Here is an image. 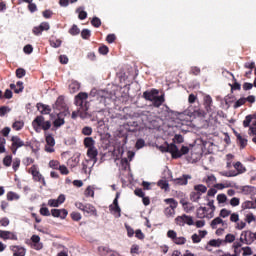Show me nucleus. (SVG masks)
Segmentation results:
<instances>
[{
	"label": "nucleus",
	"mask_w": 256,
	"mask_h": 256,
	"mask_svg": "<svg viewBox=\"0 0 256 256\" xmlns=\"http://www.w3.org/2000/svg\"><path fill=\"white\" fill-rule=\"evenodd\" d=\"M88 97L89 95L85 92H80L75 96V105L79 107V109L72 112V119H77V117L83 119L87 117V112L89 111V102H87Z\"/></svg>",
	"instance_id": "nucleus-1"
},
{
	"label": "nucleus",
	"mask_w": 256,
	"mask_h": 256,
	"mask_svg": "<svg viewBox=\"0 0 256 256\" xmlns=\"http://www.w3.org/2000/svg\"><path fill=\"white\" fill-rule=\"evenodd\" d=\"M75 207L82 211L86 216L97 217V209L95 208V206H93V204H83L81 202H76Z\"/></svg>",
	"instance_id": "nucleus-2"
},
{
	"label": "nucleus",
	"mask_w": 256,
	"mask_h": 256,
	"mask_svg": "<svg viewBox=\"0 0 256 256\" xmlns=\"http://www.w3.org/2000/svg\"><path fill=\"white\" fill-rule=\"evenodd\" d=\"M204 193H207V186L203 184H197L194 186V191L190 193V199L194 203H199L201 195H203Z\"/></svg>",
	"instance_id": "nucleus-3"
},
{
	"label": "nucleus",
	"mask_w": 256,
	"mask_h": 256,
	"mask_svg": "<svg viewBox=\"0 0 256 256\" xmlns=\"http://www.w3.org/2000/svg\"><path fill=\"white\" fill-rule=\"evenodd\" d=\"M166 205H169V207H166L164 210V214L166 217H173L175 215V208L179 205L177 200L174 198H167L164 200Z\"/></svg>",
	"instance_id": "nucleus-4"
},
{
	"label": "nucleus",
	"mask_w": 256,
	"mask_h": 256,
	"mask_svg": "<svg viewBox=\"0 0 256 256\" xmlns=\"http://www.w3.org/2000/svg\"><path fill=\"white\" fill-rule=\"evenodd\" d=\"M28 173H31L33 181H35L36 183H41L43 187H47V182L45 181V177H43V174L39 172V170L37 169V166L33 165L29 169Z\"/></svg>",
	"instance_id": "nucleus-5"
},
{
	"label": "nucleus",
	"mask_w": 256,
	"mask_h": 256,
	"mask_svg": "<svg viewBox=\"0 0 256 256\" xmlns=\"http://www.w3.org/2000/svg\"><path fill=\"white\" fill-rule=\"evenodd\" d=\"M175 223L179 227H185V225H189V227H191V225H195V221L193 220V216H189L187 214L177 216L175 218Z\"/></svg>",
	"instance_id": "nucleus-6"
},
{
	"label": "nucleus",
	"mask_w": 256,
	"mask_h": 256,
	"mask_svg": "<svg viewBox=\"0 0 256 256\" xmlns=\"http://www.w3.org/2000/svg\"><path fill=\"white\" fill-rule=\"evenodd\" d=\"M32 125L34 129H35V125H37V127H41L43 131H49V129H51V121H45V117L43 116H37L33 120Z\"/></svg>",
	"instance_id": "nucleus-7"
},
{
	"label": "nucleus",
	"mask_w": 256,
	"mask_h": 256,
	"mask_svg": "<svg viewBox=\"0 0 256 256\" xmlns=\"http://www.w3.org/2000/svg\"><path fill=\"white\" fill-rule=\"evenodd\" d=\"M10 141L12 143L10 150L13 155H17V149H20V147H25V142L21 140L19 136H12Z\"/></svg>",
	"instance_id": "nucleus-8"
},
{
	"label": "nucleus",
	"mask_w": 256,
	"mask_h": 256,
	"mask_svg": "<svg viewBox=\"0 0 256 256\" xmlns=\"http://www.w3.org/2000/svg\"><path fill=\"white\" fill-rule=\"evenodd\" d=\"M164 151L166 153H171L172 159H181V154H179V148L175 144H167Z\"/></svg>",
	"instance_id": "nucleus-9"
},
{
	"label": "nucleus",
	"mask_w": 256,
	"mask_h": 256,
	"mask_svg": "<svg viewBox=\"0 0 256 256\" xmlns=\"http://www.w3.org/2000/svg\"><path fill=\"white\" fill-rule=\"evenodd\" d=\"M0 239H2L3 241H17L19 238L14 232L0 230Z\"/></svg>",
	"instance_id": "nucleus-10"
},
{
	"label": "nucleus",
	"mask_w": 256,
	"mask_h": 256,
	"mask_svg": "<svg viewBox=\"0 0 256 256\" xmlns=\"http://www.w3.org/2000/svg\"><path fill=\"white\" fill-rule=\"evenodd\" d=\"M51 29V26L49 25V22H42L39 26H35L32 30V33L34 35H42L43 31H49Z\"/></svg>",
	"instance_id": "nucleus-11"
},
{
	"label": "nucleus",
	"mask_w": 256,
	"mask_h": 256,
	"mask_svg": "<svg viewBox=\"0 0 256 256\" xmlns=\"http://www.w3.org/2000/svg\"><path fill=\"white\" fill-rule=\"evenodd\" d=\"M189 179H192L191 175L184 174L180 178H171L173 185H187L189 183Z\"/></svg>",
	"instance_id": "nucleus-12"
},
{
	"label": "nucleus",
	"mask_w": 256,
	"mask_h": 256,
	"mask_svg": "<svg viewBox=\"0 0 256 256\" xmlns=\"http://www.w3.org/2000/svg\"><path fill=\"white\" fill-rule=\"evenodd\" d=\"M251 235H253V232L249 230L242 231L240 235L241 243H244V245H251L254 242V240H251Z\"/></svg>",
	"instance_id": "nucleus-13"
},
{
	"label": "nucleus",
	"mask_w": 256,
	"mask_h": 256,
	"mask_svg": "<svg viewBox=\"0 0 256 256\" xmlns=\"http://www.w3.org/2000/svg\"><path fill=\"white\" fill-rule=\"evenodd\" d=\"M10 251H12L13 256H25L27 255V250L23 246L12 245L10 246Z\"/></svg>",
	"instance_id": "nucleus-14"
},
{
	"label": "nucleus",
	"mask_w": 256,
	"mask_h": 256,
	"mask_svg": "<svg viewBox=\"0 0 256 256\" xmlns=\"http://www.w3.org/2000/svg\"><path fill=\"white\" fill-rule=\"evenodd\" d=\"M30 239L32 241L33 249L36 251H41V249H43V243H41V237H39V235H32Z\"/></svg>",
	"instance_id": "nucleus-15"
},
{
	"label": "nucleus",
	"mask_w": 256,
	"mask_h": 256,
	"mask_svg": "<svg viewBox=\"0 0 256 256\" xmlns=\"http://www.w3.org/2000/svg\"><path fill=\"white\" fill-rule=\"evenodd\" d=\"M188 111L191 117H205V111L201 110L199 107L189 106Z\"/></svg>",
	"instance_id": "nucleus-16"
},
{
	"label": "nucleus",
	"mask_w": 256,
	"mask_h": 256,
	"mask_svg": "<svg viewBox=\"0 0 256 256\" xmlns=\"http://www.w3.org/2000/svg\"><path fill=\"white\" fill-rule=\"evenodd\" d=\"M159 95V90L153 88L150 91L143 92V97L146 101H153Z\"/></svg>",
	"instance_id": "nucleus-17"
},
{
	"label": "nucleus",
	"mask_w": 256,
	"mask_h": 256,
	"mask_svg": "<svg viewBox=\"0 0 256 256\" xmlns=\"http://www.w3.org/2000/svg\"><path fill=\"white\" fill-rule=\"evenodd\" d=\"M52 217H60V219H65L69 212L67 209H52L51 210Z\"/></svg>",
	"instance_id": "nucleus-18"
},
{
	"label": "nucleus",
	"mask_w": 256,
	"mask_h": 256,
	"mask_svg": "<svg viewBox=\"0 0 256 256\" xmlns=\"http://www.w3.org/2000/svg\"><path fill=\"white\" fill-rule=\"evenodd\" d=\"M37 110L41 113V115H49L51 113V106L45 105L43 103H37Z\"/></svg>",
	"instance_id": "nucleus-19"
},
{
	"label": "nucleus",
	"mask_w": 256,
	"mask_h": 256,
	"mask_svg": "<svg viewBox=\"0 0 256 256\" xmlns=\"http://www.w3.org/2000/svg\"><path fill=\"white\" fill-rule=\"evenodd\" d=\"M165 101V94H162L160 96H156L153 101H152V105L153 107L159 108L160 106L163 105Z\"/></svg>",
	"instance_id": "nucleus-20"
},
{
	"label": "nucleus",
	"mask_w": 256,
	"mask_h": 256,
	"mask_svg": "<svg viewBox=\"0 0 256 256\" xmlns=\"http://www.w3.org/2000/svg\"><path fill=\"white\" fill-rule=\"evenodd\" d=\"M213 105V98L211 96L207 95L204 97V107L207 113H211V107Z\"/></svg>",
	"instance_id": "nucleus-21"
},
{
	"label": "nucleus",
	"mask_w": 256,
	"mask_h": 256,
	"mask_svg": "<svg viewBox=\"0 0 256 256\" xmlns=\"http://www.w3.org/2000/svg\"><path fill=\"white\" fill-rule=\"evenodd\" d=\"M207 205L211 209V212L207 214V219H213V217H215V210L217 209L215 207V200H209Z\"/></svg>",
	"instance_id": "nucleus-22"
},
{
	"label": "nucleus",
	"mask_w": 256,
	"mask_h": 256,
	"mask_svg": "<svg viewBox=\"0 0 256 256\" xmlns=\"http://www.w3.org/2000/svg\"><path fill=\"white\" fill-rule=\"evenodd\" d=\"M203 183H206L207 187H211L214 183H217V177L211 174L203 179Z\"/></svg>",
	"instance_id": "nucleus-23"
},
{
	"label": "nucleus",
	"mask_w": 256,
	"mask_h": 256,
	"mask_svg": "<svg viewBox=\"0 0 256 256\" xmlns=\"http://www.w3.org/2000/svg\"><path fill=\"white\" fill-rule=\"evenodd\" d=\"M235 135L238 141V145H240L241 149H245V147H247V139L237 132H235Z\"/></svg>",
	"instance_id": "nucleus-24"
},
{
	"label": "nucleus",
	"mask_w": 256,
	"mask_h": 256,
	"mask_svg": "<svg viewBox=\"0 0 256 256\" xmlns=\"http://www.w3.org/2000/svg\"><path fill=\"white\" fill-rule=\"evenodd\" d=\"M180 203L182 204V207L185 211V213H191V211H193V205H191L189 202H187V200L182 199L180 200Z\"/></svg>",
	"instance_id": "nucleus-25"
},
{
	"label": "nucleus",
	"mask_w": 256,
	"mask_h": 256,
	"mask_svg": "<svg viewBox=\"0 0 256 256\" xmlns=\"http://www.w3.org/2000/svg\"><path fill=\"white\" fill-rule=\"evenodd\" d=\"M217 225H222L223 227L225 225V221H223L221 217H216L211 221L210 227H212L213 229H217Z\"/></svg>",
	"instance_id": "nucleus-26"
},
{
	"label": "nucleus",
	"mask_w": 256,
	"mask_h": 256,
	"mask_svg": "<svg viewBox=\"0 0 256 256\" xmlns=\"http://www.w3.org/2000/svg\"><path fill=\"white\" fill-rule=\"evenodd\" d=\"M84 143V147H86V149H91L93 147H95V141L93 140V137H86L83 141Z\"/></svg>",
	"instance_id": "nucleus-27"
},
{
	"label": "nucleus",
	"mask_w": 256,
	"mask_h": 256,
	"mask_svg": "<svg viewBox=\"0 0 256 256\" xmlns=\"http://www.w3.org/2000/svg\"><path fill=\"white\" fill-rule=\"evenodd\" d=\"M55 105L58 109H65V107H67V104L65 103V98L63 96H59L56 100Z\"/></svg>",
	"instance_id": "nucleus-28"
},
{
	"label": "nucleus",
	"mask_w": 256,
	"mask_h": 256,
	"mask_svg": "<svg viewBox=\"0 0 256 256\" xmlns=\"http://www.w3.org/2000/svg\"><path fill=\"white\" fill-rule=\"evenodd\" d=\"M87 155L90 159H97V155H99V152L97 151V148L95 146L93 148H88Z\"/></svg>",
	"instance_id": "nucleus-29"
},
{
	"label": "nucleus",
	"mask_w": 256,
	"mask_h": 256,
	"mask_svg": "<svg viewBox=\"0 0 256 256\" xmlns=\"http://www.w3.org/2000/svg\"><path fill=\"white\" fill-rule=\"evenodd\" d=\"M79 89H81V84H79V82H77V81H74L69 85L70 93H77V91H79Z\"/></svg>",
	"instance_id": "nucleus-30"
},
{
	"label": "nucleus",
	"mask_w": 256,
	"mask_h": 256,
	"mask_svg": "<svg viewBox=\"0 0 256 256\" xmlns=\"http://www.w3.org/2000/svg\"><path fill=\"white\" fill-rule=\"evenodd\" d=\"M234 169H236V173L238 174V175H241L242 173H245V171H247V168H245V166H243L242 164H241V162H236L235 164H234Z\"/></svg>",
	"instance_id": "nucleus-31"
},
{
	"label": "nucleus",
	"mask_w": 256,
	"mask_h": 256,
	"mask_svg": "<svg viewBox=\"0 0 256 256\" xmlns=\"http://www.w3.org/2000/svg\"><path fill=\"white\" fill-rule=\"evenodd\" d=\"M241 209L245 211V209H255V203L250 200H246L245 202L242 203Z\"/></svg>",
	"instance_id": "nucleus-32"
},
{
	"label": "nucleus",
	"mask_w": 256,
	"mask_h": 256,
	"mask_svg": "<svg viewBox=\"0 0 256 256\" xmlns=\"http://www.w3.org/2000/svg\"><path fill=\"white\" fill-rule=\"evenodd\" d=\"M209 247H220L223 245V239H212L208 242Z\"/></svg>",
	"instance_id": "nucleus-33"
},
{
	"label": "nucleus",
	"mask_w": 256,
	"mask_h": 256,
	"mask_svg": "<svg viewBox=\"0 0 256 256\" xmlns=\"http://www.w3.org/2000/svg\"><path fill=\"white\" fill-rule=\"evenodd\" d=\"M109 209L113 215H116V217H121V207L110 205Z\"/></svg>",
	"instance_id": "nucleus-34"
},
{
	"label": "nucleus",
	"mask_w": 256,
	"mask_h": 256,
	"mask_svg": "<svg viewBox=\"0 0 256 256\" xmlns=\"http://www.w3.org/2000/svg\"><path fill=\"white\" fill-rule=\"evenodd\" d=\"M242 193H244V195H253V193H255V187L254 186H244L242 188Z\"/></svg>",
	"instance_id": "nucleus-35"
},
{
	"label": "nucleus",
	"mask_w": 256,
	"mask_h": 256,
	"mask_svg": "<svg viewBox=\"0 0 256 256\" xmlns=\"http://www.w3.org/2000/svg\"><path fill=\"white\" fill-rule=\"evenodd\" d=\"M235 239H236V238H235V235L229 233V234H227V235L225 236V239L222 240V241H223V244H224V245H227V243H235Z\"/></svg>",
	"instance_id": "nucleus-36"
},
{
	"label": "nucleus",
	"mask_w": 256,
	"mask_h": 256,
	"mask_svg": "<svg viewBox=\"0 0 256 256\" xmlns=\"http://www.w3.org/2000/svg\"><path fill=\"white\" fill-rule=\"evenodd\" d=\"M46 145H51V147H55V138L53 135L45 133Z\"/></svg>",
	"instance_id": "nucleus-37"
},
{
	"label": "nucleus",
	"mask_w": 256,
	"mask_h": 256,
	"mask_svg": "<svg viewBox=\"0 0 256 256\" xmlns=\"http://www.w3.org/2000/svg\"><path fill=\"white\" fill-rule=\"evenodd\" d=\"M49 43L52 47H54V49H57L61 47V44L63 43V41H61L60 39L51 38L49 40Z\"/></svg>",
	"instance_id": "nucleus-38"
},
{
	"label": "nucleus",
	"mask_w": 256,
	"mask_h": 256,
	"mask_svg": "<svg viewBox=\"0 0 256 256\" xmlns=\"http://www.w3.org/2000/svg\"><path fill=\"white\" fill-rule=\"evenodd\" d=\"M18 199H20V196L19 194L13 192V191H10L7 193V200L8 201H18Z\"/></svg>",
	"instance_id": "nucleus-39"
},
{
	"label": "nucleus",
	"mask_w": 256,
	"mask_h": 256,
	"mask_svg": "<svg viewBox=\"0 0 256 256\" xmlns=\"http://www.w3.org/2000/svg\"><path fill=\"white\" fill-rule=\"evenodd\" d=\"M229 187H233V184L231 182H226V183H218L214 185V189H227Z\"/></svg>",
	"instance_id": "nucleus-40"
},
{
	"label": "nucleus",
	"mask_w": 256,
	"mask_h": 256,
	"mask_svg": "<svg viewBox=\"0 0 256 256\" xmlns=\"http://www.w3.org/2000/svg\"><path fill=\"white\" fill-rule=\"evenodd\" d=\"M81 37L82 39L89 41L91 39V30L85 28L81 31Z\"/></svg>",
	"instance_id": "nucleus-41"
},
{
	"label": "nucleus",
	"mask_w": 256,
	"mask_h": 256,
	"mask_svg": "<svg viewBox=\"0 0 256 256\" xmlns=\"http://www.w3.org/2000/svg\"><path fill=\"white\" fill-rule=\"evenodd\" d=\"M11 163H13L12 155H7L3 158V166L4 167H11Z\"/></svg>",
	"instance_id": "nucleus-42"
},
{
	"label": "nucleus",
	"mask_w": 256,
	"mask_h": 256,
	"mask_svg": "<svg viewBox=\"0 0 256 256\" xmlns=\"http://www.w3.org/2000/svg\"><path fill=\"white\" fill-rule=\"evenodd\" d=\"M157 185L158 187H160V189H163L164 191H169V183L166 180H159Z\"/></svg>",
	"instance_id": "nucleus-43"
},
{
	"label": "nucleus",
	"mask_w": 256,
	"mask_h": 256,
	"mask_svg": "<svg viewBox=\"0 0 256 256\" xmlns=\"http://www.w3.org/2000/svg\"><path fill=\"white\" fill-rule=\"evenodd\" d=\"M53 125L54 127L59 128L62 125H65V119L61 118V116L58 114V118L54 120Z\"/></svg>",
	"instance_id": "nucleus-44"
},
{
	"label": "nucleus",
	"mask_w": 256,
	"mask_h": 256,
	"mask_svg": "<svg viewBox=\"0 0 256 256\" xmlns=\"http://www.w3.org/2000/svg\"><path fill=\"white\" fill-rule=\"evenodd\" d=\"M70 35H79L81 33V30L76 24H73L72 27L69 29Z\"/></svg>",
	"instance_id": "nucleus-45"
},
{
	"label": "nucleus",
	"mask_w": 256,
	"mask_h": 256,
	"mask_svg": "<svg viewBox=\"0 0 256 256\" xmlns=\"http://www.w3.org/2000/svg\"><path fill=\"white\" fill-rule=\"evenodd\" d=\"M233 249H234V254L239 255V253H241V251H238L240 249V247H243V242H234L232 245Z\"/></svg>",
	"instance_id": "nucleus-46"
},
{
	"label": "nucleus",
	"mask_w": 256,
	"mask_h": 256,
	"mask_svg": "<svg viewBox=\"0 0 256 256\" xmlns=\"http://www.w3.org/2000/svg\"><path fill=\"white\" fill-rule=\"evenodd\" d=\"M173 243H175V245H185V243H187V238L183 236L181 237L176 236V239H174Z\"/></svg>",
	"instance_id": "nucleus-47"
},
{
	"label": "nucleus",
	"mask_w": 256,
	"mask_h": 256,
	"mask_svg": "<svg viewBox=\"0 0 256 256\" xmlns=\"http://www.w3.org/2000/svg\"><path fill=\"white\" fill-rule=\"evenodd\" d=\"M25 126V123H23L22 121H16L12 124V128L15 131H21L22 127Z\"/></svg>",
	"instance_id": "nucleus-48"
},
{
	"label": "nucleus",
	"mask_w": 256,
	"mask_h": 256,
	"mask_svg": "<svg viewBox=\"0 0 256 256\" xmlns=\"http://www.w3.org/2000/svg\"><path fill=\"white\" fill-rule=\"evenodd\" d=\"M25 75H27V71L23 68H18L16 69V77L18 79H23V77H25Z\"/></svg>",
	"instance_id": "nucleus-49"
},
{
	"label": "nucleus",
	"mask_w": 256,
	"mask_h": 256,
	"mask_svg": "<svg viewBox=\"0 0 256 256\" xmlns=\"http://www.w3.org/2000/svg\"><path fill=\"white\" fill-rule=\"evenodd\" d=\"M19 167H21V159L15 158L12 162V169L13 171H18Z\"/></svg>",
	"instance_id": "nucleus-50"
},
{
	"label": "nucleus",
	"mask_w": 256,
	"mask_h": 256,
	"mask_svg": "<svg viewBox=\"0 0 256 256\" xmlns=\"http://www.w3.org/2000/svg\"><path fill=\"white\" fill-rule=\"evenodd\" d=\"M84 195L86 197H95V190H93V187L88 186L84 192Z\"/></svg>",
	"instance_id": "nucleus-51"
},
{
	"label": "nucleus",
	"mask_w": 256,
	"mask_h": 256,
	"mask_svg": "<svg viewBox=\"0 0 256 256\" xmlns=\"http://www.w3.org/2000/svg\"><path fill=\"white\" fill-rule=\"evenodd\" d=\"M68 165L71 167V169H74V167H77L79 165V158H71L68 160Z\"/></svg>",
	"instance_id": "nucleus-52"
},
{
	"label": "nucleus",
	"mask_w": 256,
	"mask_h": 256,
	"mask_svg": "<svg viewBox=\"0 0 256 256\" xmlns=\"http://www.w3.org/2000/svg\"><path fill=\"white\" fill-rule=\"evenodd\" d=\"M247 103V100L245 98H240L234 103V109H239V107H242V105H245Z\"/></svg>",
	"instance_id": "nucleus-53"
},
{
	"label": "nucleus",
	"mask_w": 256,
	"mask_h": 256,
	"mask_svg": "<svg viewBox=\"0 0 256 256\" xmlns=\"http://www.w3.org/2000/svg\"><path fill=\"white\" fill-rule=\"evenodd\" d=\"M190 75H200L201 74V68L197 67V66H192L190 68V72H189Z\"/></svg>",
	"instance_id": "nucleus-54"
},
{
	"label": "nucleus",
	"mask_w": 256,
	"mask_h": 256,
	"mask_svg": "<svg viewBox=\"0 0 256 256\" xmlns=\"http://www.w3.org/2000/svg\"><path fill=\"white\" fill-rule=\"evenodd\" d=\"M91 25L93 27H96V29H98V27H101V19H99V17H94L92 20H91Z\"/></svg>",
	"instance_id": "nucleus-55"
},
{
	"label": "nucleus",
	"mask_w": 256,
	"mask_h": 256,
	"mask_svg": "<svg viewBox=\"0 0 256 256\" xmlns=\"http://www.w3.org/2000/svg\"><path fill=\"white\" fill-rule=\"evenodd\" d=\"M255 219L256 218H255V215L253 213H248V214L245 215L244 221L246 223H253V221H255Z\"/></svg>",
	"instance_id": "nucleus-56"
},
{
	"label": "nucleus",
	"mask_w": 256,
	"mask_h": 256,
	"mask_svg": "<svg viewBox=\"0 0 256 256\" xmlns=\"http://www.w3.org/2000/svg\"><path fill=\"white\" fill-rule=\"evenodd\" d=\"M196 217L197 219H205V217L207 218V214L199 207L196 211Z\"/></svg>",
	"instance_id": "nucleus-57"
},
{
	"label": "nucleus",
	"mask_w": 256,
	"mask_h": 256,
	"mask_svg": "<svg viewBox=\"0 0 256 256\" xmlns=\"http://www.w3.org/2000/svg\"><path fill=\"white\" fill-rule=\"evenodd\" d=\"M242 251H243V256H251L253 255V250H251V247L246 246V247H242Z\"/></svg>",
	"instance_id": "nucleus-58"
},
{
	"label": "nucleus",
	"mask_w": 256,
	"mask_h": 256,
	"mask_svg": "<svg viewBox=\"0 0 256 256\" xmlns=\"http://www.w3.org/2000/svg\"><path fill=\"white\" fill-rule=\"evenodd\" d=\"M241 203V200L237 197H233L231 200H230V205L231 207H239Z\"/></svg>",
	"instance_id": "nucleus-59"
},
{
	"label": "nucleus",
	"mask_w": 256,
	"mask_h": 256,
	"mask_svg": "<svg viewBox=\"0 0 256 256\" xmlns=\"http://www.w3.org/2000/svg\"><path fill=\"white\" fill-rule=\"evenodd\" d=\"M229 215H231V210H227L226 208L220 210V217H222L223 219L229 217Z\"/></svg>",
	"instance_id": "nucleus-60"
},
{
	"label": "nucleus",
	"mask_w": 256,
	"mask_h": 256,
	"mask_svg": "<svg viewBox=\"0 0 256 256\" xmlns=\"http://www.w3.org/2000/svg\"><path fill=\"white\" fill-rule=\"evenodd\" d=\"M70 217H71L72 221H81V213H79V212H72L70 214Z\"/></svg>",
	"instance_id": "nucleus-61"
},
{
	"label": "nucleus",
	"mask_w": 256,
	"mask_h": 256,
	"mask_svg": "<svg viewBox=\"0 0 256 256\" xmlns=\"http://www.w3.org/2000/svg\"><path fill=\"white\" fill-rule=\"evenodd\" d=\"M61 165L59 164V161H57V160H51L50 162H49V167L51 168V169H59V167H60Z\"/></svg>",
	"instance_id": "nucleus-62"
},
{
	"label": "nucleus",
	"mask_w": 256,
	"mask_h": 256,
	"mask_svg": "<svg viewBox=\"0 0 256 256\" xmlns=\"http://www.w3.org/2000/svg\"><path fill=\"white\" fill-rule=\"evenodd\" d=\"M217 201H218L219 204L227 203V195H225V194H218L217 195Z\"/></svg>",
	"instance_id": "nucleus-63"
},
{
	"label": "nucleus",
	"mask_w": 256,
	"mask_h": 256,
	"mask_svg": "<svg viewBox=\"0 0 256 256\" xmlns=\"http://www.w3.org/2000/svg\"><path fill=\"white\" fill-rule=\"evenodd\" d=\"M189 153V148L187 146H182L181 149H178V155H180V157L182 155H187Z\"/></svg>",
	"instance_id": "nucleus-64"
}]
</instances>
